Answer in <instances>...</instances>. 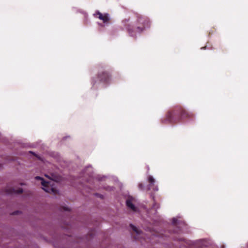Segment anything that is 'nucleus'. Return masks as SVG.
Instances as JSON below:
<instances>
[{"mask_svg": "<svg viewBox=\"0 0 248 248\" xmlns=\"http://www.w3.org/2000/svg\"><path fill=\"white\" fill-rule=\"evenodd\" d=\"M94 15H98V18L100 20H102L104 23H107L109 20V15L108 14L103 15L99 12H97Z\"/></svg>", "mask_w": 248, "mask_h": 248, "instance_id": "20e7f679", "label": "nucleus"}, {"mask_svg": "<svg viewBox=\"0 0 248 248\" xmlns=\"http://www.w3.org/2000/svg\"><path fill=\"white\" fill-rule=\"evenodd\" d=\"M111 189H112V187H108L107 188V190H111Z\"/></svg>", "mask_w": 248, "mask_h": 248, "instance_id": "9d476101", "label": "nucleus"}, {"mask_svg": "<svg viewBox=\"0 0 248 248\" xmlns=\"http://www.w3.org/2000/svg\"><path fill=\"white\" fill-rule=\"evenodd\" d=\"M136 203V199L132 197H128L126 201V204L127 207L134 212L137 211V208L135 206Z\"/></svg>", "mask_w": 248, "mask_h": 248, "instance_id": "7ed1b4c3", "label": "nucleus"}, {"mask_svg": "<svg viewBox=\"0 0 248 248\" xmlns=\"http://www.w3.org/2000/svg\"><path fill=\"white\" fill-rule=\"evenodd\" d=\"M131 228L136 233L137 235H140L141 233V232L135 226L131 224L130 225Z\"/></svg>", "mask_w": 248, "mask_h": 248, "instance_id": "0eeeda50", "label": "nucleus"}, {"mask_svg": "<svg viewBox=\"0 0 248 248\" xmlns=\"http://www.w3.org/2000/svg\"><path fill=\"white\" fill-rule=\"evenodd\" d=\"M155 191H157L158 190V188L157 187H156L154 189Z\"/></svg>", "mask_w": 248, "mask_h": 248, "instance_id": "f8f14e48", "label": "nucleus"}, {"mask_svg": "<svg viewBox=\"0 0 248 248\" xmlns=\"http://www.w3.org/2000/svg\"><path fill=\"white\" fill-rule=\"evenodd\" d=\"M139 186H141V184H140V185H139Z\"/></svg>", "mask_w": 248, "mask_h": 248, "instance_id": "4468645a", "label": "nucleus"}, {"mask_svg": "<svg viewBox=\"0 0 248 248\" xmlns=\"http://www.w3.org/2000/svg\"><path fill=\"white\" fill-rule=\"evenodd\" d=\"M95 195H96V196H100V197L102 198V196H101V195H99V194H95Z\"/></svg>", "mask_w": 248, "mask_h": 248, "instance_id": "9b49d317", "label": "nucleus"}, {"mask_svg": "<svg viewBox=\"0 0 248 248\" xmlns=\"http://www.w3.org/2000/svg\"><path fill=\"white\" fill-rule=\"evenodd\" d=\"M127 30L128 31L129 33H130V35L132 36H134V34H133V31H132L131 29L130 28H127Z\"/></svg>", "mask_w": 248, "mask_h": 248, "instance_id": "1a4fd4ad", "label": "nucleus"}, {"mask_svg": "<svg viewBox=\"0 0 248 248\" xmlns=\"http://www.w3.org/2000/svg\"><path fill=\"white\" fill-rule=\"evenodd\" d=\"M23 192V189L22 188H20L19 190H16L14 188L6 189V193L7 194H11L13 193L15 194H19Z\"/></svg>", "mask_w": 248, "mask_h": 248, "instance_id": "39448f33", "label": "nucleus"}, {"mask_svg": "<svg viewBox=\"0 0 248 248\" xmlns=\"http://www.w3.org/2000/svg\"><path fill=\"white\" fill-rule=\"evenodd\" d=\"M97 180H98V181H101V180H102L101 179H100V178H99V177H97Z\"/></svg>", "mask_w": 248, "mask_h": 248, "instance_id": "ddd939ff", "label": "nucleus"}, {"mask_svg": "<svg viewBox=\"0 0 248 248\" xmlns=\"http://www.w3.org/2000/svg\"><path fill=\"white\" fill-rule=\"evenodd\" d=\"M45 176L50 179L51 181L49 182L45 181L43 178L40 176H36L35 177V179L36 180H40L41 181L42 189L46 192H52L56 193L57 190L54 186V182L57 180L56 176L54 174H51V176H49L48 175L46 174Z\"/></svg>", "mask_w": 248, "mask_h": 248, "instance_id": "f257e3e1", "label": "nucleus"}, {"mask_svg": "<svg viewBox=\"0 0 248 248\" xmlns=\"http://www.w3.org/2000/svg\"><path fill=\"white\" fill-rule=\"evenodd\" d=\"M148 181L150 183L149 185V189L151 188V186L154 185L155 183V180L152 176L150 175L148 178Z\"/></svg>", "mask_w": 248, "mask_h": 248, "instance_id": "423d86ee", "label": "nucleus"}, {"mask_svg": "<svg viewBox=\"0 0 248 248\" xmlns=\"http://www.w3.org/2000/svg\"><path fill=\"white\" fill-rule=\"evenodd\" d=\"M139 25L136 27V32H141L145 28L149 27V21L146 17H140L138 20Z\"/></svg>", "mask_w": 248, "mask_h": 248, "instance_id": "f03ea898", "label": "nucleus"}, {"mask_svg": "<svg viewBox=\"0 0 248 248\" xmlns=\"http://www.w3.org/2000/svg\"><path fill=\"white\" fill-rule=\"evenodd\" d=\"M177 222L179 223V221H178V219L176 218H173L172 219V223L173 225H176L177 224Z\"/></svg>", "mask_w": 248, "mask_h": 248, "instance_id": "6e6552de", "label": "nucleus"}]
</instances>
